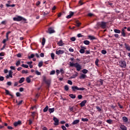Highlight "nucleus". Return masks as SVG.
<instances>
[{"label":"nucleus","mask_w":130,"mask_h":130,"mask_svg":"<svg viewBox=\"0 0 130 130\" xmlns=\"http://www.w3.org/2000/svg\"><path fill=\"white\" fill-rule=\"evenodd\" d=\"M42 129L43 130H48V129H47V127H43L42 128Z\"/></svg>","instance_id":"obj_64"},{"label":"nucleus","mask_w":130,"mask_h":130,"mask_svg":"<svg viewBox=\"0 0 130 130\" xmlns=\"http://www.w3.org/2000/svg\"><path fill=\"white\" fill-rule=\"evenodd\" d=\"M82 73H83V74H87L88 73V70L83 69V70H82Z\"/></svg>","instance_id":"obj_31"},{"label":"nucleus","mask_w":130,"mask_h":130,"mask_svg":"<svg viewBox=\"0 0 130 130\" xmlns=\"http://www.w3.org/2000/svg\"><path fill=\"white\" fill-rule=\"evenodd\" d=\"M13 21H16L17 22H20L21 21H23V22H24V23H27L26 22V21H27V19L20 16H18L17 17H14Z\"/></svg>","instance_id":"obj_3"},{"label":"nucleus","mask_w":130,"mask_h":130,"mask_svg":"<svg viewBox=\"0 0 130 130\" xmlns=\"http://www.w3.org/2000/svg\"><path fill=\"white\" fill-rule=\"evenodd\" d=\"M54 74H55V71L52 70L51 71L50 75H54Z\"/></svg>","instance_id":"obj_51"},{"label":"nucleus","mask_w":130,"mask_h":130,"mask_svg":"<svg viewBox=\"0 0 130 130\" xmlns=\"http://www.w3.org/2000/svg\"><path fill=\"white\" fill-rule=\"evenodd\" d=\"M81 120H82V121H84V122L86 121V122H87V121H89V119L82 118L81 119Z\"/></svg>","instance_id":"obj_35"},{"label":"nucleus","mask_w":130,"mask_h":130,"mask_svg":"<svg viewBox=\"0 0 130 130\" xmlns=\"http://www.w3.org/2000/svg\"><path fill=\"white\" fill-rule=\"evenodd\" d=\"M40 56H41V57H44V53H41L40 54Z\"/></svg>","instance_id":"obj_58"},{"label":"nucleus","mask_w":130,"mask_h":130,"mask_svg":"<svg viewBox=\"0 0 130 130\" xmlns=\"http://www.w3.org/2000/svg\"><path fill=\"white\" fill-rule=\"evenodd\" d=\"M16 5L15 4H13L11 5H10L9 4H6V7H15Z\"/></svg>","instance_id":"obj_42"},{"label":"nucleus","mask_w":130,"mask_h":130,"mask_svg":"<svg viewBox=\"0 0 130 130\" xmlns=\"http://www.w3.org/2000/svg\"><path fill=\"white\" fill-rule=\"evenodd\" d=\"M78 98L79 100H81V99H82V98H83V95H82L81 94H79L78 95Z\"/></svg>","instance_id":"obj_53"},{"label":"nucleus","mask_w":130,"mask_h":130,"mask_svg":"<svg viewBox=\"0 0 130 130\" xmlns=\"http://www.w3.org/2000/svg\"><path fill=\"white\" fill-rule=\"evenodd\" d=\"M69 86L68 85H65L64 86V90L65 91H69Z\"/></svg>","instance_id":"obj_45"},{"label":"nucleus","mask_w":130,"mask_h":130,"mask_svg":"<svg viewBox=\"0 0 130 130\" xmlns=\"http://www.w3.org/2000/svg\"><path fill=\"white\" fill-rule=\"evenodd\" d=\"M20 64H21V61L20 60L17 61L16 63V66L18 67L20 66Z\"/></svg>","instance_id":"obj_37"},{"label":"nucleus","mask_w":130,"mask_h":130,"mask_svg":"<svg viewBox=\"0 0 130 130\" xmlns=\"http://www.w3.org/2000/svg\"><path fill=\"white\" fill-rule=\"evenodd\" d=\"M81 23H80V22H76V26H77V27H80V26H81Z\"/></svg>","instance_id":"obj_48"},{"label":"nucleus","mask_w":130,"mask_h":130,"mask_svg":"<svg viewBox=\"0 0 130 130\" xmlns=\"http://www.w3.org/2000/svg\"><path fill=\"white\" fill-rule=\"evenodd\" d=\"M7 128H8V129H13L14 128H13V127H12V126H8L7 127Z\"/></svg>","instance_id":"obj_60"},{"label":"nucleus","mask_w":130,"mask_h":130,"mask_svg":"<svg viewBox=\"0 0 130 130\" xmlns=\"http://www.w3.org/2000/svg\"><path fill=\"white\" fill-rule=\"evenodd\" d=\"M122 120L124 122H127V121H128V119H127V117L124 116L122 117Z\"/></svg>","instance_id":"obj_22"},{"label":"nucleus","mask_w":130,"mask_h":130,"mask_svg":"<svg viewBox=\"0 0 130 130\" xmlns=\"http://www.w3.org/2000/svg\"><path fill=\"white\" fill-rule=\"evenodd\" d=\"M121 35L123 37H125V32H121Z\"/></svg>","instance_id":"obj_62"},{"label":"nucleus","mask_w":130,"mask_h":130,"mask_svg":"<svg viewBox=\"0 0 130 130\" xmlns=\"http://www.w3.org/2000/svg\"><path fill=\"white\" fill-rule=\"evenodd\" d=\"M4 80H5V78L0 76V81H4Z\"/></svg>","instance_id":"obj_57"},{"label":"nucleus","mask_w":130,"mask_h":130,"mask_svg":"<svg viewBox=\"0 0 130 130\" xmlns=\"http://www.w3.org/2000/svg\"><path fill=\"white\" fill-rule=\"evenodd\" d=\"M69 97L72 98V99H75V98H76V94L71 93L69 94Z\"/></svg>","instance_id":"obj_24"},{"label":"nucleus","mask_w":130,"mask_h":130,"mask_svg":"<svg viewBox=\"0 0 130 130\" xmlns=\"http://www.w3.org/2000/svg\"><path fill=\"white\" fill-rule=\"evenodd\" d=\"M32 78H33V76H29V77H27L26 79V82H31V81L32 80Z\"/></svg>","instance_id":"obj_19"},{"label":"nucleus","mask_w":130,"mask_h":130,"mask_svg":"<svg viewBox=\"0 0 130 130\" xmlns=\"http://www.w3.org/2000/svg\"><path fill=\"white\" fill-rule=\"evenodd\" d=\"M55 53L56 54H57V55H59L60 54H63V53H64V51L61 50H56Z\"/></svg>","instance_id":"obj_8"},{"label":"nucleus","mask_w":130,"mask_h":130,"mask_svg":"<svg viewBox=\"0 0 130 130\" xmlns=\"http://www.w3.org/2000/svg\"><path fill=\"white\" fill-rule=\"evenodd\" d=\"M119 64L121 68H125L126 67V63L125 61H120L119 62Z\"/></svg>","instance_id":"obj_5"},{"label":"nucleus","mask_w":130,"mask_h":130,"mask_svg":"<svg viewBox=\"0 0 130 130\" xmlns=\"http://www.w3.org/2000/svg\"><path fill=\"white\" fill-rule=\"evenodd\" d=\"M80 47L81 49L79 50V52H80L82 54L85 53V49H86V47L81 46Z\"/></svg>","instance_id":"obj_10"},{"label":"nucleus","mask_w":130,"mask_h":130,"mask_svg":"<svg viewBox=\"0 0 130 130\" xmlns=\"http://www.w3.org/2000/svg\"><path fill=\"white\" fill-rule=\"evenodd\" d=\"M70 67H71L72 68L74 67L76 68L77 71L78 72H80L81 70H82V66L81 64H79V63L76 62V63H73L72 62H70Z\"/></svg>","instance_id":"obj_2"},{"label":"nucleus","mask_w":130,"mask_h":130,"mask_svg":"<svg viewBox=\"0 0 130 130\" xmlns=\"http://www.w3.org/2000/svg\"><path fill=\"white\" fill-rule=\"evenodd\" d=\"M114 31L115 33H118V34H119L121 32L120 30L117 29H114Z\"/></svg>","instance_id":"obj_29"},{"label":"nucleus","mask_w":130,"mask_h":130,"mask_svg":"<svg viewBox=\"0 0 130 130\" xmlns=\"http://www.w3.org/2000/svg\"><path fill=\"white\" fill-rule=\"evenodd\" d=\"M54 121V125H58V123L59 122V120H58V119H57V118L55 117H53V118Z\"/></svg>","instance_id":"obj_7"},{"label":"nucleus","mask_w":130,"mask_h":130,"mask_svg":"<svg viewBox=\"0 0 130 130\" xmlns=\"http://www.w3.org/2000/svg\"><path fill=\"white\" fill-rule=\"evenodd\" d=\"M10 69L11 70H13L14 71H15V67H14V66L10 67Z\"/></svg>","instance_id":"obj_63"},{"label":"nucleus","mask_w":130,"mask_h":130,"mask_svg":"<svg viewBox=\"0 0 130 130\" xmlns=\"http://www.w3.org/2000/svg\"><path fill=\"white\" fill-rule=\"evenodd\" d=\"M5 90L6 95H9V96H11L12 97H13V95L10 93V91L8 90V89H5Z\"/></svg>","instance_id":"obj_23"},{"label":"nucleus","mask_w":130,"mask_h":130,"mask_svg":"<svg viewBox=\"0 0 130 130\" xmlns=\"http://www.w3.org/2000/svg\"><path fill=\"white\" fill-rule=\"evenodd\" d=\"M99 59H96V60H95V65L96 66H99Z\"/></svg>","instance_id":"obj_41"},{"label":"nucleus","mask_w":130,"mask_h":130,"mask_svg":"<svg viewBox=\"0 0 130 130\" xmlns=\"http://www.w3.org/2000/svg\"><path fill=\"white\" fill-rule=\"evenodd\" d=\"M42 66H43V61H41L39 62L38 67H39V68H41V67H42Z\"/></svg>","instance_id":"obj_28"},{"label":"nucleus","mask_w":130,"mask_h":130,"mask_svg":"<svg viewBox=\"0 0 130 130\" xmlns=\"http://www.w3.org/2000/svg\"><path fill=\"white\" fill-rule=\"evenodd\" d=\"M16 95L17 97H20V96H21V93H20V92H17Z\"/></svg>","instance_id":"obj_55"},{"label":"nucleus","mask_w":130,"mask_h":130,"mask_svg":"<svg viewBox=\"0 0 130 130\" xmlns=\"http://www.w3.org/2000/svg\"><path fill=\"white\" fill-rule=\"evenodd\" d=\"M54 110H55V109L54 108H50L48 109V111L49 113H53L54 112Z\"/></svg>","instance_id":"obj_21"},{"label":"nucleus","mask_w":130,"mask_h":130,"mask_svg":"<svg viewBox=\"0 0 130 130\" xmlns=\"http://www.w3.org/2000/svg\"><path fill=\"white\" fill-rule=\"evenodd\" d=\"M36 74L38 76H40V75H41V73L40 72H39L38 71H36Z\"/></svg>","instance_id":"obj_52"},{"label":"nucleus","mask_w":130,"mask_h":130,"mask_svg":"<svg viewBox=\"0 0 130 130\" xmlns=\"http://www.w3.org/2000/svg\"><path fill=\"white\" fill-rule=\"evenodd\" d=\"M48 106H46V107L43 109V112H47L48 111Z\"/></svg>","instance_id":"obj_27"},{"label":"nucleus","mask_w":130,"mask_h":130,"mask_svg":"<svg viewBox=\"0 0 130 130\" xmlns=\"http://www.w3.org/2000/svg\"><path fill=\"white\" fill-rule=\"evenodd\" d=\"M58 46H63L64 45V43L62 41V40H60L59 42L57 43Z\"/></svg>","instance_id":"obj_12"},{"label":"nucleus","mask_w":130,"mask_h":130,"mask_svg":"<svg viewBox=\"0 0 130 130\" xmlns=\"http://www.w3.org/2000/svg\"><path fill=\"white\" fill-rule=\"evenodd\" d=\"M34 56H35V55L34 54H31L30 56H28V58L29 59H31V58H34Z\"/></svg>","instance_id":"obj_32"},{"label":"nucleus","mask_w":130,"mask_h":130,"mask_svg":"<svg viewBox=\"0 0 130 130\" xmlns=\"http://www.w3.org/2000/svg\"><path fill=\"white\" fill-rule=\"evenodd\" d=\"M12 74H13V72L12 71H10L9 72V75L6 76V78L9 79V78H13V75H12Z\"/></svg>","instance_id":"obj_16"},{"label":"nucleus","mask_w":130,"mask_h":130,"mask_svg":"<svg viewBox=\"0 0 130 130\" xmlns=\"http://www.w3.org/2000/svg\"><path fill=\"white\" fill-rule=\"evenodd\" d=\"M27 121H28L29 125H31V124H32V120L31 119H30L29 120H27Z\"/></svg>","instance_id":"obj_44"},{"label":"nucleus","mask_w":130,"mask_h":130,"mask_svg":"<svg viewBox=\"0 0 130 130\" xmlns=\"http://www.w3.org/2000/svg\"><path fill=\"white\" fill-rule=\"evenodd\" d=\"M87 16L88 17H93V16H94V14L89 13L87 14Z\"/></svg>","instance_id":"obj_47"},{"label":"nucleus","mask_w":130,"mask_h":130,"mask_svg":"<svg viewBox=\"0 0 130 130\" xmlns=\"http://www.w3.org/2000/svg\"><path fill=\"white\" fill-rule=\"evenodd\" d=\"M42 85L45 86L46 88H49V86H50V82H44L42 83Z\"/></svg>","instance_id":"obj_6"},{"label":"nucleus","mask_w":130,"mask_h":130,"mask_svg":"<svg viewBox=\"0 0 130 130\" xmlns=\"http://www.w3.org/2000/svg\"><path fill=\"white\" fill-rule=\"evenodd\" d=\"M84 44H85V45H89L90 44V41L88 40H85L83 41Z\"/></svg>","instance_id":"obj_25"},{"label":"nucleus","mask_w":130,"mask_h":130,"mask_svg":"<svg viewBox=\"0 0 130 130\" xmlns=\"http://www.w3.org/2000/svg\"><path fill=\"white\" fill-rule=\"evenodd\" d=\"M85 78H87V75L85 74H81V75L79 77V79H84Z\"/></svg>","instance_id":"obj_20"},{"label":"nucleus","mask_w":130,"mask_h":130,"mask_svg":"<svg viewBox=\"0 0 130 130\" xmlns=\"http://www.w3.org/2000/svg\"><path fill=\"white\" fill-rule=\"evenodd\" d=\"M22 124V121L21 120H18L17 122L14 123V125L16 126H18V125H21Z\"/></svg>","instance_id":"obj_11"},{"label":"nucleus","mask_w":130,"mask_h":130,"mask_svg":"<svg viewBox=\"0 0 130 130\" xmlns=\"http://www.w3.org/2000/svg\"><path fill=\"white\" fill-rule=\"evenodd\" d=\"M125 48L127 50V51H130V45L126 43H124Z\"/></svg>","instance_id":"obj_14"},{"label":"nucleus","mask_w":130,"mask_h":130,"mask_svg":"<svg viewBox=\"0 0 130 130\" xmlns=\"http://www.w3.org/2000/svg\"><path fill=\"white\" fill-rule=\"evenodd\" d=\"M21 67H22L23 68H25L26 69H28V68H29V66L28 65L25 64H22L21 65Z\"/></svg>","instance_id":"obj_34"},{"label":"nucleus","mask_w":130,"mask_h":130,"mask_svg":"<svg viewBox=\"0 0 130 130\" xmlns=\"http://www.w3.org/2000/svg\"><path fill=\"white\" fill-rule=\"evenodd\" d=\"M96 108L98 111H99V112H101V111L102 110L101 109V108L100 107H99V106H96Z\"/></svg>","instance_id":"obj_39"},{"label":"nucleus","mask_w":130,"mask_h":130,"mask_svg":"<svg viewBox=\"0 0 130 130\" xmlns=\"http://www.w3.org/2000/svg\"><path fill=\"white\" fill-rule=\"evenodd\" d=\"M17 57H22V55L21 54V53H18L17 54Z\"/></svg>","instance_id":"obj_59"},{"label":"nucleus","mask_w":130,"mask_h":130,"mask_svg":"<svg viewBox=\"0 0 130 130\" xmlns=\"http://www.w3.org/2000/svg\"><path fill=\"white\" fill-rule=\"evenodd\" d=\"M70 40L73 42L75 41V40H76V37H73L71 38Z\"/></svg>","instance_id":"obj_40"},{"label":"nucleus","mask_w":130,"mask_h":130,"mask_svg":"<svg viewBox=\"0 0 130 130\" xmlns=\"http://www.w3.org/2000/svg\"><path fill=\"white\" fill-rule=\"evenodd\" d=\"M61 127L62 129H63V130H68L67 129V127H66V126L64 125H62L61 126Z\"/></svg>","instance_id":"obj_50"},{"label":"nucleus","mask_w":130,"mask_h":130,"mask_svg":"<svg viewBox=\"0 0 130 130\" xmlns=\"http://www.w3.org/2000/svg\"><path fill=\"white\" fill-rule=\"evenodd\" d=\"M77 37L80 38V37H84V36L82 35V34H78L77 35Z\"/></svg>","instance_id":"obj_54"},{"label":"nucleus","mask_w":130,"mask_h":130,"mask_svg":"<svg viewBox=\"0 0 130 130\" xmlns=\"http://www.w3.org/2000/svg\"><path fill=\"white\" fill-rule=\"evenodd\" d=\"M71 88L74 92H76L77 90H78V91H84L86 90V88L84 87H78L77 86H72Z\"/></svg>","instance_id":"obj_4"},{"label":"nucleus","mask_w":130,"mask_h":130,"mask_svg":"<svg viewBox=\"0 0 130 130\" xmlns=\"http://www.w3.org/2000/svg\"><path fill=\"white\" fill-rule=\"evenodd\" d=\"M48 33L49 34H52V33H55V30L53 29L52 27H50L48 28Z\"/></svg>","instance_id":"obj_13"},{"label":"nucleus","mask_w":130,"mask_h":130,"mask_svg":"<svg viewBox=\"0 0 130 130\" xmlns=\"http://www.w3.org/2000/svg\"><path fill=\"white\" fill-rule=\"evenodd\" d=\"M86 103H87V100H84L80 104V105L81 107H84Z\"/></svg>","instance_id":"obj_15"},{"label":"nucleus","mask_w":130,"mask_h":130,"mask_svg":"<svg viewBox=\"0 0 130 130\" xmlns=\"http://www.w3.org/2000/svg\"><path fill=\"white\" fill-rule=\"evenodd\" d=\"M79 122H80V120L79 119H76L72 123V124H73V125H75V124H78V123H79Z\"/></svg>","instance_id":"obj_18"},{"label":"nucleus","mask_w":130,"mask_h":130,"mask_svg":"<svg viewBox=\"0 0 130 130\" xmlns=\"http://www.w3.org/2000/svg\"><path fill=\"white\" fill-rule=\"evenodd\" d=\"M69 50L70 52H74V49L72 48H69Z\"/></svg>","instance_id":"obj_56"},{"label":"nucleus","mask_w":130,"mask_h":130,"mask_svg":"<svg viewBox=\"0 0 130 130\" xmlns=\"http://www.w3.org/2000/svg\"><path fill=\"white\" fill-rule=\"evenodd\" d=\"M22 74H28V70H23L21 72Z\"/></svg>","instance_id":"obj_38"},{"label":"nucleus","mask_w":130,"mask_h":130,"mask_svg":"<svg viewBox=\"0 0 130 130\" xmlns=\"http://www.w3.org/2000/svg\"><path fill=\"white\" fill-rule=\"evenodd\" d=\"M106 122H107V123H109V124H112V120L111 119L107 120Z\"/></svg>","instance_id":"obj_30"},{"label":"nucleus","mask_w":130,"mask_h":130,"mask_svg":"<svg viewBox=\"0 0 130 130\" xmlns=\"http://www.w3.org/2000/svg\"><path fill=\"white\" fill-rule=\"evenodd\" d=\"M41 4L40 1H38L36 3V6H39Z\"/></svg>","instance_id":"obj_61"},{"label":"nucleus","mask_w":130,"mask_h":130,"mask_svg":"<svg viewBox=\"0 0 130 130\" xmlns=\"http://www.w3.org/2000/svg\"><path fill=\"white\" fill-rule=\"evenodd\" d=\"M101 52L102 54H106V53H107V51L105 50H102Z\"/></svg>","instance_id":"obj_43"},{"label":"nucleus","mask_w":130,"mask_h":130,"mask_svg":"<svg viewBox=\"0 0 130 130\" xmlns=\"http://www.w3.org/2000/svg\"><path fill=\"white\" fill-rule=\"evenodd\" d=\"M16 103H17V105H21V104H22V103H23V100H21V101H19V102H18V101H16Z\"/></svg>","instance_id":"obj_36"},{"label":"nucleus","mask_w":130,"mask_h":130,"mask_svg":"<svg viewBox=\"0 0 130 130\" xmlns=\"http://www.w3.org/2000/svg\"><path fill=\"white\" fill-rule=\"evenodd\" d=\"M88 38H89L90 40H96V38H95L94 36H89Z\"/></svg>","instance_id":"obj_26"},{"label":"nucleus","mask_w":130,"mask_h":130,"mask_svg":"<svg viewBox=\"0 0 130 130\" xmlns=\"http://www.w3.org/2000/svg\"><path fill=\"white\" fill-rule=\"evenodd\" d=\"M54 56H55L54 53H51V57L52 59H54Z\"/></svg>","instance_id":"obj_46"},{"label":"nucleus","mask_w":130,"mask_h":130,"mask_svg":"<svg viewBox=\"0 0 130 130\" xmlns=\"http://www.w3.org/2000/svg\"><path fill=\"white\" fill-rule=\"evenodd\" d=\"M120 128H121V129L122 130H127V128L126 127V126L123 124H121L120 125Z\"/></svg>","instance_id":"obj_17"},{"label":"nucleus","mask_w":130,"mask_h":130,"mask_svg":"<svg viewBox=\"0 0 130 130\" xmlns=\"http://www.w3.org/2000/svg\"><path fill=\"white\" fill-rule=\"evenodd\" d=\"M74 14L75 13L73 12V11H70L69 15L66 16L67 19H71V18L74 16Z\"/></svg>","instance_id":"obj_9"},{"label":"nucleus","mask_w":130,"mask_h":130,"mask_svg":"<svg viewBox=\"0 0 130 130\" xmlns=\"http://www.w3.org/2000/svg\"><path fill=\"white\" fill-rule=\"evenodd\" d=\"M45 38H43L42 39V45L44 46V45L45 44Z\"/></svg>","instance_id":"obj_33"},{"label":"nucleus","mask_w":130,"mask_h":130,"mask_svg":"<svg viewBox=\"0 0 130 130\" xmlns=\"http://www.w3.org/2000/svg\"><path fill=\"white\" fill-rule=\"evenodd\" d=\"M107 27V22L104 21L98 22L96 24V28H102V29H106Z\"/></svg>","instance_id":"obj_1"},{"label":"nucleus","mask_w":130,"mask_h":130,"mask_svg":"<svg viewBox=\"0 0 130 130\" xmlns=\"http://www.w3.org/2000/svg\"><path fill=\"white\" fill-rule=\"evenodd\" d=\"M25 81V78L22 77L19 81V82H24Z\"/></svg>","instance_id":"obj_49"}]
</instances>
